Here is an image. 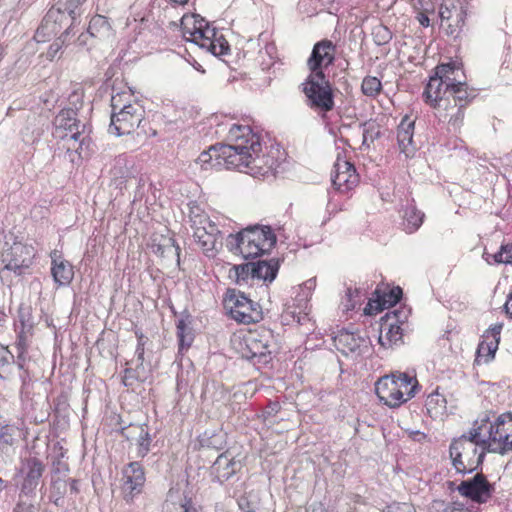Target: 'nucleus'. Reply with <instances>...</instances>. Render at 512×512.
Segmentation results:
<instances>
[{
    "mask_svg": "<svg viewBox=\"0 0 512 512\" xmlns=\"http://www.w3.org/2000/svg\"><path fill=\"white\" fill-rule=\"evenodd\" d=\"M372 36L378 46L387 44L392 39L391 31L384 25H377L373 28Z\"/></svg>",
    "mask_w": 512,
    "mask_h": 512,
    "instance_id": "09e8293b",
    "label": "nucleus"
},
{
    "mask_svg": "<svg viewBox=\"0 0 512 512\" xmlns=\"http://www.w3.org/2000/svg\"><path fill=\"white\" fill-rule=\"evenodd\" d=\"M253 263L247 262L240 265H234L230 273H234L235 281L238 285H242V283H248L249 279L253 280V273L258 274V268H252ZM230 277H232V274H230Z\"/></svg>",
    "mask_w": 512,
    "mask_h": 512,
    "instance_id": "58836bf2",
    "label": "nucleus"
},
{
    "mask_svg": "<svg viewBox=\"0 0 512 512\" xmlns=\"http://www.w3.org/2000/svg\"><path fill=\"white\" fill-rule=\"evenodd\" d=\"M334 346L345 356L357 357L367 348V339L347 329L340 330L333 337Z\"/></svg>",
    "mask_w": 512,
    "mask_h": 512,
    "instance_id": "412c9836",
    "label": "nucleus"
},
{
    "mask_svg": "<svg viewBox=\"0 0 512 512\" xmlns=\"http://www.w3.org/2000/svg\"><path fill=\"white\" fill-rule=\"evenodd\" d=\"M162 512H197L191 497L177 484L171 487L162 505Z\"/></svg>",
    "mask_w": 512,
    "mask_h": 512,
    "instance_id": "5701e85b",
    "label": "nucleus"
},
{
    "mask_svg": "<svg viewBox=\"0 0 512 512\" xmlns=\"http://www.w3.org/2000/svg\"><path fill=\"white\" fill-rule=\"evenodd\" d=\"M143 339H144V337L141 334L138 338V345H137V348L135 351V354L137 357V364H136L137 369L139 367L143 366V363H144V341H143Z\"/></svg>",
    "mask_w": 512,
    "mask_h": 512,
    "instance_id": "6e6d98bb",
    "label": "nucleus"
},
{
    "mask_svg": "<svg viewBox=\"0 0 512 512\" xmlns=\"http://www.w3.org/2000/svg\"><path fill=\"white\" fill-rule=\"evenodd\" d=\"M236 463L232 457L227 453L220 454L212 465V474L215 475L218 481L223 482L228 480L236 472Z\"/></svg>",
    "mask_w": 512,
    "mask_h": 512,
    "instance_id": "bb28decb",
    "label": "nucleus"
},
{
    "mask_svg": "<svg viewBox=\"0 0 512 512\" xmlns=\"http://www.w3.org/2000/svg\"><path fill=\"white\" fill-rule=\"evenodd\" d=\"M147 428V424H129L123 427L120 433L126 440L135 441Z\"/></svg>",
    "mask_w": 512,
    "mask_h": 512,
    "instance_id": "de8ad7c7",
    "label": "nucleus"
},
{
    "mask_svg": "<svg viewBox=\"0 0 512 512\" xmlns=\"http://www.w3.org/2000/svg\"><path fill=\"white\" fill-rule=\"evenodd\" d=\"M442 512H470L468 508H466L461 503H451L445 506Z\"/></svg>",
    "mask_w": 512,
    "mask_h": 512,
    "instance_id": "13d9d810",
    "label": "nucleus"
},
{
    "mask_svg": "<svg viewBox=\"0 0 512 512\" xmlns=\"http://www.w3.org/2000/svg\"><path fill=\"white\" fill-rule=\"evenodd\" d=\"M51 257V273L55 283H57L60 286L68 285L72 281L74 276L72 265L66 260H58L56 251L52 253Z\"/></svg>",
    "mask_w": 512,
    "mask_h": 512,
    "instance_id": "a878e982",
    "label": "nucleus"
},
{
    "mask_svg": "<svg viewBox=\"0 0 512 512\" xmlns=\"http://www.w3.org/2000/svg\"><path fill=\"white\" fill-rule=\"evenodd\" d=\"M451 79L444 74V80L434 73L430 76L429 81L423 92L426 103L432 106L434 109H439L442 105H446V102L450 101L448 91L451 86H448L446 82Z\"/></svg>",
    "mask_w": 512,
    "mask_h": 512,
    "instance_id": "4be33fe9",
    "label": "nucleus"
},
{
    "mask_svg": "<svg viewBox=\"0 0 512 512\" xmlns=\"http://www.w3.org/2000/svg\"><path fill=\"white\" fill-rule=\"evenodd\" d=\"M71 34V28H67L60 37H58L48 48L46 52V58L50 61H53L55 58L59 57V54L63 48V46L67 42L68 36Z\"/></svg>",
    "mask_w": 512,
    "mask_h": 512,
    "instance_id": "79ce46f5",
    "label": "nucleus"
},
{
    "mask_svg": "<svg viewBox=\"0 0 512 512\" xmlns=\"http://www.w3.org/2000/svg\"><path fill=\"white\" fill-rule=\"evenodd\" d=\"M134 105L140 104L134 100V95L130 90L119 91L111 96V112L129 109Z\"/></svg>",
    "mask_w": 512,
    "mask_h": 512,
    "instance_id": "f704fd0d",
    "label": "nucleus"
},
{
    "mask_svg": "<svg viewBox=\"0 0 512 512\" xmlns=\"http://www.w3.org/2000/svg\"><path fill=\"white\" fill-rule=\"evenodd\" d=\"M479 416H487L488 423L484 429L485 440L489 453L506 455L512 451V412H505L491 421V412Z\"/></svg>",
    "mask_w": 512,
    "mask_h": 512,
    "instance_id": "423d86ee",
    "label": "nucleus"
},
{
    "mask_svg": "<svg viewBox=\"0 0 512 512\" xmlns=\"http://www.w3.org/2000/svg\"><path fill=\"white\" fill-rule=\"evenodd\" d=\"M502 252H505V261L507 263H512V243L501 245Z\"/></svg>",
    "mask_w": 512,
    "mask_h": 512,
    "instance_id": "0e129e2a",
    "label": "nucleus"
},
{
    "mask_svg": "<svg viewBox=\"0 0 512 512\" xmlns=\"http://www.w3.org/2000/svg\"><path fill=\"white\" fill-rule=\"evenodd\" d=\"M44 462L37 456L29 454L20 459L16 477L19 485V496L36 499V491L43 473L45 472Z\"/></svg>",
    "mask_w": 512,
    "mask_h": 512,
    "instance_id": "1a4fd4ad",
    "label": "nucleus"
},
{
    "mask_svg": "<svg viewBox=\"0 0 512 512\" xmlns=\"http://www.w3.org/2000/svg\"><path fill=\"white\" fill-rule=\"evenodd\" d=\"M447 401L437 391L431 393L426 399V409L431 417L437 418L444 414Z\"/></svg>",
    "mask_w": 512,
    "mask_h": 512,
    "instance_id": "4c0bfd02",
    "label": "nucleus"
},
{
    "mask_svg": "<svg viewBox=\"0 0 512 512\" xmlns=\"http://www.w3.org/2000/svg\"><path fill=\"white\" fill-rule=\"evenodd\" d=\"M382 512H416V510L410 503L394 502L383 509Z\"/></svg>",
    "mask_w": 512,
    "mask_h": 512,
    "instance_id": "864d4df0",
    "label": "nucleus"
},
{
    "mask_svg": "<svg viewBox=\"0 0 512 512\" xmlns=\"http://www.w3.org/2000/svg\"><path fill=\"white\" fill-rule=\"evenodd\" d=\"M13 512H38L35 499L19 496L18 503Z\"/></svg>",
    "mask_w": 512,
    "mask_h": 512,
    "instance_id": "3c124183",
    "label": "nucleus"
},
{
    "mask_svg": "<svg viewBox=\"0 0 512 512\" xmlns=\"http://www.w3.org/2000/svg\"><path fill=\"white\" fill-rule=\"evenodd\" d=\"M153 252L176 265L180 264V247L172 237H161L158 243H153Z\"/></svg>",
    "mask_w": 512,
    "mask_h": 512,
    "instance_id": "393cba45",
    "label": "nucleus"
},
{
    "mask_svg": "<svg viewBox=\"0 0 512 512\" xmlns=\"http://www.w3.org/2000/svg\"><path fill=\"white\" fill-rule=\"evenodd\" d=\"M36 251L32 245L14 242L1 253L3 271H12L17 276L23 275L32 265Z\"/></svg>",
    "mask_w": 512,
    "mask_h": 512,
    "instance_id": "ddd939ff",
    "label": "nucleus"
},
{
    "mask_svg": "<svg viewBox=\"0 0 512 512\" xmlns=\"http://www.w3.org/2000/svg\"><path fill=\"white\" fill-rule=\"evenodd\" d=\"M277 237L270 226L253 225L237 234H230L227 246L239 252L245 259L256 258L269 253L276 245Z\"/></svg>",
    "mask_w": 512,
    "mask_h": 512,
    "instance_id": "20e7f679",
    "label": "nucleus"
},
{
    "mask_svg": "<svg viewBox=\"0 0 512 512\" xmlns=\"http://www.w3.org/2000/svg\"><path fill=\"white\" fill-rule=\"evenodd\" d=\"M464 109L462 105L451 103V100L446 102L437 109V116L442 121H447L454 129L459 128L464 120Z\"/></svg>",
    "mask_w": 512,
    "mask_h": 512,
    "instance_id": "cd10ccee",
    "label": "nucleus"
},
{
    "mask_svg": "<svg viewBox=\"0 0 512 512\" xmlns=\"http://www.w3.org/2000/svg\"><path fill=\"white\" fill-rule=\"evenodd\" d=\"M504 307H505L506 313L512 318V289L508 295V300L506 301Z\"/></svg>",
    "mask_w": 512,
    "mask_h": 512,
    "instance_id": "774afa93",
    "label": "nucleus"
},
{
    "mask_svg": "<svg viewBox=\"0 0 512 512\" xmlns=\"http://www.w3.org/2000/svg\"><path fill=\"white\" fill-rule=\"evenodd\" d=\"M88 32L94 39L107 40L113 37L114 30L107 17L95 15L88 25Z\"/></svg>",
    "mask_w": 512,
    "mask_h": 512,
    "instance_id": "c756f323",
    "label": "nucleus"
},
{
    "mask_svg": "<svg viewBox=\"0 0 512 512\" xmlns=\"http://www.w3.org/2000/svg\"><path fill=\"white\" fill-rule=\"evenodd\" d=\"M53 472L55 474H59L61 471L67 472L68 471V465L61 460H57L56 462H53L52 464Z\"/></svg>",
    "mask_w": 512,
    "mask_h": 512,
    "instance_id": "680f3d73",
    "label": "nucleus"
},
{
    "mask_svg": "<svg viewBox=\"0 0 512 512\" xmlns=\"http://www.w3.org/2000/svg\"><path fill=\"white\" fill-rule=\"evenodd\" d=\"M417 20L420 23V25L423 27H428L430 24V20H429L428 16L422 12L418 13Z\"/></svg>",
    "mask_w": 512,
    "mask_h": 512,
    "instance_id": "69168bd1",
    "label": "nucleus"
},
{
    "mask_svg": "<svg viewBox=\"0 0 512 512\" xmlns=\"http://www.w3.org/2000/svg\"><path fill=\"white\" fill-rule=\"evenodd\" d=\"M502 328L503 323H496L492 325L484 332L483 338L490 341H496L497 345H499Z\"/></svg>",
    "mask_w": 512,
    "mask_h": 512,
    "instance_id": "603ef678",
    "label": "nucleus"
},
{
    "mask_svg": "<svg viewBox=\"0 0 512 512\" xmlns=\"http://www.w3.org/2000/svg\"><path fill=\"white\" fill-rule=\"evenodd\" d=\"M85 1L86 0H57L56 4L47 12L41 25L38 27L34 36L36 41L44 42L46 36L56 34L58 31L57 21L62 20L65 14H68L71 20L74 21L77 15V8Z\"/></svg>",
    "mask_w": 512,
    "mask_h": 512,
    "instance_id": "9b49d317",
    "label": "nucleus"
},
{
    "mask_svg": "<svg viewBox=\"0 0 512 512\" xmlns=\"http://www.w3.org/2000/svg\"><path fill=\"white\" fill-rule=\"evenodd\" d=\"M144 117L145 110L141 105H134L129 109L111 112L108 131L118 137L130 135L136 128H139Z\"/></svg>",
    "mask_w": 512,
    "mask_h": 512,
    "instance_id": "4468645a",
    "label": "nucleus"
},
{
    "mask_svg": "<svg viewBox=\"0 0 512 512\" xmlns=\"http://www.w3.org/2000/svg\"><path fill=\"white\" fill-rule=\"evenodd\" d=\"M14 442L13 435L11 433V428L9 426H4L0 430V449H3L6 445H12Z\"/></svg>",
    "mask_w": 512,
    "mask_h": 512,
    "instance_id": "5fc2aeb1",
    "label": "nucleus"
},
{
    "mask_svg": "<svg viewBox=\"0 0 512 512\" xmlns=\"http://www.w3.org/2000/svg\"><path fill=\"white\" fill-rule=\"evenodd\" d=\"M302 86L312 109L329 112L334 108L332 86L324 72L309 74Z\"/></svg>",
    "mask_w": 512,
    "mask_h": 512,
    "instance_id": "6e6552de",
    "label": "nucleus"
},
{
    "mask_svg": "<svg viewBox=\"0 0 512 512\" xmlns=\"http://www.w3.org/2000/svg\"><path fill=\"white\" fill-rule=\"evenodd\" d=\"M136 377L134 375V371L131 368H126L124 370V375L122 376V383L126 387H131L135 381Z\"/></svg>",
    "mask_w": 512,
    "mask_h": 512,
    "instance_id": "4d7b16f0",
    "label": "nucleus"
},
{
    "mask_svg": "<svg viewBox=\"0 0 512 512\" xmlns=\"http://www.w3.org/2000/svg\"><path fill=\"white\" fill-rule=\"evenodd\" d=\"M402 297V289L400 287L392 288L388 293H384L379 297V308L382 310L386 307L396 305Z\"/></svg>",
    "mask_w": 512,
    "mask_h": 512,
    "instance_id": "a18cd8bd",
    "label": "nucleus"
},
{
    "mask_svg": "<svg viewBox=\"0 0 512 512\" xmlns=\"http://www.w3.org/2000/svg\"><path fill=\"white\" fill-rule=\"evenodd\" d=\"M146 481L142 464L137 461L130 462L122 469V492L127 502L133 500L143 491Z\"/></svg>",
    "mask_w": 512,
    "mask_h": 512,
    "instance_id": "2eb2a0df",
    "label": "nucleus"
},
{
    "mask_svg": "<svg viewBox=\"0 0 512 512\" xmlns=\"http://www.w3.org/2000/svg\"><path fill=\"white\" fill-rule=\"evenodd\" d=\"M448 96L449 99H451V103L466 107L469 102L475 98L476 94L475 90L470 89L467 83L462 79L451 86L448 91Z\"/></svg>",
    "mask_w": 512,
    "mask_h": 512,
    "instance_id": "2f4dec72",
    "label": "nucleus"
},
{
    "mask_svg": "<svg viewBox=\"0 0 512 512\" xmlns=\"http://www.w3.org/2000/svg\"><path fill=\"white\" fill-rule=\"evenodd\" d=\"M397 376V382H401V393L405 399V402L413 398L419 387L418 381L415 377L409 376L406 373H399Z\"/></svg>",
    "mask_w": 512,
    "mask_h": 512,
    "instance_id": "ea45409f",
    "label": "nucleus"
},
{
    "mask_svg": "<svg viewBox=\"0 0 512 512\" xmlns=\"http://www.w3.org/2000/svg\"><path fill=\"white\" fill-rule=\"evenodd\" d=\"M331 181L337 191L345 193L357 186L359 176L352 163L337 158L331 173Z\"/></svg>",
    "mask_w": 512,
    "mask_h": 512,
    "instance_id": "f3484780",
    "label": "nucleus"
},
{
    "mask_svg": "<svg viewBox=\"0 0 512 512\" xmlns=\"http://www.w3.org/2000/svg\"><path fill=\"white\" fill-rule=\"evenodd\" d=\"M380 137V128L374 121L365 122L363 124V141L362 145L369 146Z\"/></svg>",
    "mask_w": 512,
    "mask_h": 512,
    "instance_id": "c03bdc74",
    "label": "nucleus"
},
{
    "mask_svg": "<svg viewBox=\"0 0 512 512\" xmlns=\"http://www.w3.org/2000/svg\"><path fill=\"white\" fill-rule=\"evenodd\" d=\"M190 323L189 315H186L177 321L176 328L180 351L188 349L194 340V334L192 329L189 327Z\"/></svg>",
    "mask_w": 512,
    "mask_h": 512,
    "instance_id": "473e14b6",
    "label": "nucleus"
},
{
    "mask_svg": "<svg viewBox=\"0 0 512 512\" xmlns=\"http://www.w3.org/2000/svg\"><path fill=\"white\" fill-rule=\"evenodd\" d=\"M188 217L195 242L208 257L215 256L218 246H221L220 231L216 224L198 205L189 207Z\"/></svg>",
    "mask_w": 512,
    "mask_h": 512,
    "instance_id": "39448f33",
    "label": "nucleus"
},
{
    "mask_svg": "<svg viewBox=\"0 0 512 512\" xmlns=\"http://www.w3.org/2000/svg\"><path fill=\"white\" fill-rule=\"evenodd\" d=\"M488 417L478 416L473 427L459 438L453 439L449 447L452 464L458 473L466 474L477 470L488 452L484 429Z\"/></svg>",
    "mask_w": 512,
    "mask_h": 512,
    "instance_id": "f03ea898",
    "label": "nucleus"
},
{
    "mask_svg": "<svg viewBox=\"0 0 512 512\" xmlns=\"http://www.w3.org/2000/svg\"><path fill=\"white\" fill-rule=\"evenodd\" d=\"M424 213L414 206H408L404 213V229L407 233H413L419 229L424 220Z\"/></svg>",
    "mask_w": 512,
    "mask_h": 512,
    "instance_id": "c9c22d12",
    "label": "nucleus"
},
{
    "mask_svg": "<svg viewBox=\"0 0 512 512\" xmlns=\"http://www.w3.org/2000/svg\"><path fill=\"white\" fill-rule=\"evenodd\" d=\"M382 89L381 81L377 77L366 76L361 85V90L364 95L369 97H376Z\"/></svg>",
    "mask_w": 512,
    "mask_h": 512,
    "instance_id": "37998d69",
    "label": "nucleus"
},
{
    "mask_svg": "<svg viewBox=\"0 0 512 512\" xmlns=\"http://www.w3.org/2000/svg\"><path fill=\"white\" fill-rule=\"evenodd\" d=\"M253 263L252 268H258V274L253 273V280H263L271 283L277 276L279 270V260L271 258L268 260H258Z\"/></svg>",
    "mask_w": 512,
    "mask_h": 512,
    "instance_id": "7c9ffc66",
    "label": "nucleus"
},
{
    "mask_svg": "<svg viewBox=\"0 0 512 512\" xmlns=\"http://www.w3.org/2000/svg\"><path fill=\"white\" fill-rule=\"evenodd\" d=\"M211 47L208 48L207 51L211 52L213 55H224L227 54L229 50L228 42L223 38V36L215 37L213 39Z\"/></svg>",
    "mask_w": 512,
    "mask_h": 512,
    "instance_id": "8fccbe9b",
    "label": "nucleus"
},
{
    "mask_svg": "<svg viewBox=\"0 0 512 512\" xmlns=\"http://www.w3.org/2000/svg\"><path fill=\"white\" fill-rule=\"evenodd\" d=\"M53 137L57 140L59 154L71 163L81 158V150L86 137L83 136L85 125H81L77 118L76 109H62L54 118Z\"/></svg>",
    "mask_w": 512,
    "mask_h": 512,
    "instance_id": "7ed1b4c3",
    "label": "nucleus"
},
{
    "mask_svg": "<svg viewBox=\"0 0 512 512\" xmlns=\"http://www.w3.org/2000/svg\"><path fill=\"white\" fill-rule=\"evenodd\" d=\"M492 257H493V260H494L495 263H498V264H501V263L508 264L505 261V252H502L501 249L497 253H495Z\"/></svg>",
    "mask_w": 512,
    "mask_h": 512,
    "instance_id": "338daca9",
    "label": "nucleus"
},
{
    "mask_svg": "<svg viewBox=\"0 0 512 512\" xmlns=\"http://www.w3.org/2000/svg\"><path fill=\"white\" fill-rule=\"evenodd\" d=\"M135 442L137 446V456L144 458L149 453L152 442L149 428H147L142 435H139Z\"/></svg>",
    "mask_w": 512,
    "mask_h": 512,
    "instance_id": "49530a36",
    "label": "nucleus"
},
{
    "mask_svg": "<svg viewBox=\"0 0 512 512\" xmlns=\"http://www.w3.org/2000/svg\"><path fill=\"white\" fill-rule=\"evenodd\" d=\"M435 74L444 80V74L451 80L446 82L448 86L455 85L460 80H464L462 70L455 63L440 64L435 68Z\"/></svg>",
    "mask_w": 512,
    "mask_h": 512,
    "instance_id": "e433bc0d",
    "label": "nucleus"
},
{
    "mask_svg": "<svg viewBox=\"0 0 512 512\" xmlns=\"http://www.w3.org/2000/svg\"><path fill=\"white\" fill-rule=\"evenodd\" d=\"M354 294L358 295V291L357 290L353 291L351 288L347 289L346 297H347V301L349 303L345 305L346 310H350L355 307V303L352 302V298H353Z\"/></svg>",
    "mask_w": 512,
    "mask_h": 512,
    "instance_id": "e2e57ef3",
    "label": "nucleus"
},
{
    "mask_svg": "<svg viewBox=\"0 0 512 512\" xmlns=\"http://www.w3.org/2000/svg\"><path fill=\"white\" fill-rule=\"evenodd\" d=\"M91 38H93V37H92V35L89 34V32L87 30L86 32H83L78 36L76 43L80 47L88 46V45H91V43H89V39H91Z\"/></svg>",
    "mask_w": 512,
    "mask_h": 512,
    "instance_id": "052dcab7",
    "label": "nucleus"
},
{
    "mask_svg": "<svg viewBox=\"0 0 512 512\" xmlns=\"http://www.w3.org/2000/svg\"><path fill=\"white\" fill-rule=\"evenodd\" d=\"M181 30L186 41L192 42L201 48L208 50L211 47L217 31L208 21L199 15L183 16Z\"/></svg>",
    "mask_w": 512,
    "mask_h": 512,
    "instance_id": "f8f14e48",
    "label": "nucleus"
},
{
    "mask_svg": "<svg viewBox=\"0 0 512 512\" xmlns=\"http://www.w3.org/2000/svg\"><path fill=\"white\" fill-rule=\"evenodd\" d=\"M280 410V405L277 402L270 403L265 411H264V417L267 419L268 417L275 416Z\"/></svg>",
    "mask_w": 512,
    "mask_h": 512,
    "instance_id": "bf43d9fd",
    "label": "nucleus"
},
{
    "mask_svg": "<svg viewBox=\"0 0 512 512\" xmlns=\"http://www.w3.org/2000/svg\"><path fill=\"white\" fill-rule=\"evenodd\" d=\"M336 46L328 39L317 42L312 49L311 55L307 60V66L310 74L324 72L323 68L332 65L335 60Z\"/></svg>",
    "mask_w": 512,
    "mask_h": 512,
    "instance_id": "aec40b11",
    "label": "nucleus"
},
{
    "mask_svg": "<svg viewBox=\"0 0 512 512\" xmlns=\"http://www.w3.org/2000/svg\"><path fill=\"white\" fill-rule=\"evenodd\" d=\"M414 121L408 116H405L400 122L397 129V140L399 148L402 152L409 154L414 150L413 147V134H414Z\"/></svg>",
    "mask_w": 512,
    "mask_h": 512,
    "instance_id": "c85d7f7f",
    "label": "nucleus"
},
{
    "mask_svg": "<svg viewBox=\"0 0 512 512\" xmlns=\"http://www.w3.org/2000/svg\"><path fill=\"white\" fill-rule=\"evenodd\" d=\"M234 345L242 358L267 363L274 346V337L272 332L266 329L249 331L235 338Z\"/></svg>",
    "mask_w": 512,
    "mask_h": 512,
    "instance_id": "0eeeda50",
    "label": "nucleus"
},
{
    "mask_svg": "<svg viewBox=\"0 0 512 512\" xmlns=\"http://www.w3.org/2000/svg\"><path fill=\"white\" fill-rule=\"evenodd\" d=\"M401 382H397L396 374L385 375L375 383V393L385 405L396 408L405 403L401 393Z\"/></svg>",
    "mask_w": 512,
    "mask_h": 512,
    "instance_id": "dca6fc26",
    "label": "nucleus"
},
{
    "mask_svg": "<svg viewBox=\"0 0 512 512\" xmlns=\"http://www.w3.org/2000/svg\"><path fill=\"white\" fill-rule=\"evenodd\" d=\"M394 318H396V322H388L391 317L388 316V320L381 325V331L378 338L379 344L384 348L392 347L393 345H397L402 340V329L400 325L397 324L399 322V318L397 316L398 311H394Z\"/></svg>",
    "mask_w": 512,
    "mask_h": 512,
    "instance_id": "b1692460",
    "label": "nucleus"
},
{
    "mask_svg": "<svg viewBox=\"0 0 512 512\" xmlns=\"http://www.w3.org/2000/svg\"><path fill=\"white\" fill-rule=\"evenodd\" d=\"M498 349V345L496 341H490L484 339L481 343H479L477 348V359L484 358V362L488 363L491 361L495 353Z\"/></svg>",
    "mask_w": 512,
    "mask_h": 512,
    "instance_id": "a19ab883",
    "label": "nucleus"
},
{
    "mask_svg": "<svg viewBox=\"0 0 512 512\" xmlns=\"http://www.w3.org/2000/svg\"><path fill=\"white\" fill-rule=\"evenodd\" d=\"M441 26L448 36L457 38L463 30L466 20V10L462 5L442 4L439 10Z\"/></svg>",
    "mask_w": 512,
    "mask_h": 512,
    "instance_id": "a211bd4d",
    "label": "nucleus"
},
{
    "mask_svg": "<svg viewBox=\"0 0 512 512\" xmlns=\"http://www.w3.org/2000/svg\"><path fill=\"white\" fill-rule=\"evenodd\" d=\"M493 490V486L482 473L476 474L470 480L461 482L458 486V491L462 496L479 504L486 503L491 498Z\"/></svg>",
    "mask_w": 512,
    "mask_h": 512,
    "instance_id": "6ab92c4d",
    "label": "nucleus"
},
{
    "mask_svg": "<svg viewBox=\"0 0 512 512\" xmlns=\"http://www.w3.org/2000/svg\"><path fill=\"white\" fill-rule=\"evenodd\" d=\"M68 483L67 480L61 478L58 475H53L51 479L50 495L49 499L56 506L64 505V495L67 492Z\"/></svg>",
    "mask_w": 512,
    "mask_h": 512,
    "instance_id": "72a5a7b5",
    "label": "nucleus"
},
{
    "mask_svg": "<svg viewBox=\"0 0 512 512\" xmlns=\"http://www.w3.org/2000/svg\"><path fill=\"white\" fill-rule=\"evenodd\" d=\"M228 138L229 144L211 146L198 156L196 163L202 169L208 170L221 166L223 162L228 168H247V173L260 175H266L273 169V159L265 160V156H260V136L249 126L234 124L229 130Z\"/></svg>",
    "mask_w": 512,
    "mask_h": 512,
    "instance_id": "f257e3e1",
    "label": "nucleus"
},
{
    "mask_svg": "<svg viewBox=\"0 0 512 512\" xmlns=\"http://www.w3.org/2000/svg\"><path fill=\"white\" fill-rule=\"evenodd\" d=\"M225 306L230 316L239 323L250 324L262 320L260 305L249 299L243 292L229 290L225 298Z\"/></svg>",
    "mask_w": 512,
    "mask_h": 512,
    "instance_id": "9d476101",
    "label": "nucleus"
}]
</instances>
